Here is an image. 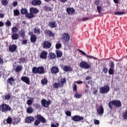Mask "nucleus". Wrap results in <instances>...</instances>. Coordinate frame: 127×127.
Returning <instances> with one entry per match:
<instances>
[{"label": "nucleus", "mask_w": 127, "mask_h": 127, "mask_svg": "<svg viewBox=\"0 0 127 127\" xmlns=\"http://www.w3.org/2000/svg\"><path fill=\"white\" fill-rule=\"evenodd\" d=\"M36 119L35 121L34 124L37 127L40 124V123L42 124H45L46 123V119L43 116H41L40 114L37 115Z\"/></svg>", "instance_id": "f257e3e1"}, {"label": "nucleus", "mask_w": 127, "mask_h": 127, "mask_svg": "<svg viewBox=\"0 0 127 127\" xmlns=\"http://www.w3.org/2000/svg\"><path fill=\"white\" fill-rule=\"evenodd\" d=\"M32 72L34 74H44L45 70L43 66H34L32 68Z\"/></svg>", "instance_id": "f03ea898"}, {"label": "nucleus", "mask_w": 127, "mask_h": 127, "mask_svg": "<svg viewBox=\"0 0 127 127\" xmlns=\"http://www.w3.org/2000/svg\"><path fill=\"white\" fill-rule=\"evenodd\" d=\"M113 105L117 107V108H120V107H122V102L121 101L117 100L110 101L108 103V107L111 110L113 109Z\"/></svg>", "instance_id": "7ed1b4c3"}, {"label": "nucleus", "mask_w": 127, "mask_h": 127, "mask_svg": "<svg viewBox=\"0 0 127 127\" xmlns=\"http://www.w3.org/2000/svg\"><path fill=\"white\" fill-rule=\"evenodd\" d=\"M0 111H1V113L10 112V111H11V108L9 105L3 103L0 105Z\"/></svg>", "instance_id": "20e7f679"}, {"label": "nucleus", "mask_w": 127, "mask_h": 127, "mask_svg": "<svg viewBox=\"0 0 127 127\" xmlns=\"http://www.w3.org/2000/svg\"><path fill=\"white\" fill-rule=\"evenodd\" d=\"M38 12H39V10L37 9L36 8H30V13H28L29 19H31V18L35 17V15H34V14H36V13H38Z\"/></svg>", "instance_id": "39448f33"}, {"label": "nucleus", "mask_w": 127, "mask_h": 127, "mask_svg": "<svg viewBox=\"0 0 127 127\" xmlns=\"http://www.w3.org/2000/svg\"><path fill=\"white\" fill-rule=\"evenodd\" d=\"M62 40L64 44H68L69 40H70V35L67 33H64L62 34Z\"/></svg>", "instance_id": "423d86ee"}, {"label": "nucleus", "mask_w": 127, "mask_h": 127, "mask_svg": "<svg viewBox=\"0 0 127 127\" xmlns=\"http://www.w3.org/2000/svg\"><path fill=\"white\" fill-rule=\"evenodd\" d=\"M99 90L101 94H108L110 92V86L109 85H105L100 87Z\"/></svg>", "instance_id": "0eeeda50"}, {"label": "nucleus", "mask_w": 127, "mask_h": 127, "mask_svg": "<svg viewBox=\"0 0 127 127\" xmlns=\"http://www.w3.org/2000/svg\"><path fill=\"white\" fill-rule=\"evenodd\" d=\"M109 69L108 70V73L110 75H114L115 73V64L114 62L111 61L109 63Z\"/></svg>", "instance_id": "6e6552de"}, {"label": "nucleus", "mask_w": 127, "mask_h": 127, "mask_svg": "<svg viewBox=\"0 0 127 127\" xmlns=\"http://www.w3.org/2000/svg\"><path fill=\"white\" fill-rule=\"evenodd\" d=\"M79 66L82 69H89L91 68V65L87 63V62L82 61L79 64Z\"/></svg>", "instance_id": "1a4fd4ad"}, {"label": "nucleus", "mask_w": 127, "mask_h": 127, "mask_svg": "<svg viewBox=\"0 0 127 127\" xmlns=\"http://www.w3.org/2000/svg\"><path fill=\"white\" fill-rule=\"evenodd\" d=\"M51 46H52V44H51V43L47 41L43 42L42 47L44 49H49V48H51Z\"/></svg>", "instance_id": "9d476101"}, {"label": "nucleus", "mask_w": 127, "mask_h": 127, "mask_svg": "<svg viewBox=\"0 0 127 127\" xmlns=\"http://www.w3.org/2000/svg\"><path fill=\"white\" fill-rule=\"evenodd\" d=\"M41 102L42 106H43V107H44L45 108H48V107H49V105L51 104V101L49 100L48 101L45 99H42Z\"/></svg>", "instance_id": "9b49d317"}, {"label": "nucleus", "mask_w": 127, "mask_h": 127, "mask_svg": "<svg viewBox=\"0 0 127 127\" xmlns=\"http://www.w3.org/2000/svg\"><path fill=\"white\" fill-rule=\"evenodd\" d=\"M71 120L73 121V122H80L84 120V117H83L82 116L75 115L71 118Z\"/></svg>", "instance_id": "f8f14e48"}, {"label": "nucleus", "mask_w": 127, "mask_h": 127, "mask_svg": "<svg viewBox=\"0 0 127 127\" xmlns=\"http://www.w3.org/2000/svg\"><path fill=\"white\" fill-rule=\"evenodd\" d=\"M44 33L46 35H48L50 37H54L55 35L54 33L52 32V31L49 30L48 29H46L44 31Z\"/></svg>", "instance_id": "ddd939ff"}, {"label": "nucleus", "mask_w": 127, "mask_h": 127, "mask_svg": "<svg viewBox=\"0 0 127 127\" xmlns=\"http://www.w3.org/2000/svg\"><path fill=\"white\" fill-rule=\"evenodd\" d=\"M33 122H34V117L32 116H29L25 119V123L27 124H31Z\"/></svg>", "instance_id": "4468645a"}, {"label": "nucleus", "mask_w": 127, "mask_h": 127, "mask_svg": "<svg viewBox=\"0 0 127 127\" xmlns=\"http://www.w3.org/2000/svg\"><path fill=\"white\" fill-rule=\"evenodd\" d=\"M21 80L28 85H29V84H30V79L27 76H22L21 77Z\"/></svg>", "instance_id": "2eb2a0df"}, {"label": "nucleus", "mask_w": 127, "mask_h": 127, "mask_svg": "<svg viewBox=\"0 0 127 127\" xmlns=\"http://www.w3.org/2000/svg\"><path fill=\"white\" fill-rule=\"evenodd\" d=\"M47 55H48V53L45 51H43L40 54V58L41 59H47Z\"/></svg>", "instance_id": "dca6fc26"}, {"label": "nucleus", "mask_w": 127, "mask_h": 127, "mask_svg": "<svg viewBox=\"0 0 127 127\" xmlns=\"http://www.w3.org/2000/svg\"><path fill=\"white\" fill-rule=\"evenodd\" d=\"M16 49H17V46L15 44L12 45L9 47V51L10 52H15Z\"/></svg>", "instance_id": "f3484780"}, {"label": "nucleus", "mask_w": 127, "mask_h": 127, "mask_svg": "<svg viewBox=\"0 0 127 127\" xmlns=\"http://www.w3.org/2000/svg\"><path fill=\"white\" fill-rule=\"evenodd\" d=\"M28 11L27 9L25 8H22L20 10L21 14H25V17L29 19V17H28V14L29 12H28Z\"/></svg>", "instance_id": "a211bd4d"}, {"label": "nucleus", "mask_w": 127, "mask_h": 127, "mask_svg": "<svg viewBox=\"0 0 127 127\" xmlns=\"http://www.w3.org/2000/svg\"><path fill=\"white\" fill-rule=\"evenodd\" d=\"M49 26L51 28L57 27V23L55 21H52L49 22Z\"/></svg>", "instance_id": "6ab92c4d"}, {"label": "nucleus", "mask_w": 127, "mask_h": 127, "mask_svg": "<svg viewBox=\"0 0 127 127\" xmlns=\"http://www.w3.org/2000/svg\"><path fill=\"white\" fill-rule=\"evenodd\" d=\"M15 81V80L14 79V78H13V77H10V78H8L6 83L7 84H9L10 86H12Z\"/></svg>", "instance_id": "aec40b11"}, {"label": "nucleus", "mask_w": 127, "mask_h": 127, "mask_svg": "<svg viewBox=\"0 0 127 127\" xmlns=\"http://www.w3.org/2000/svg\"><path fill=\"white\" fill-rule=\"evenodd\" d=\"M66 12H67L68 14H74L75 13V9L72 7L66 8Z\"/></svg>", "instance_id": "412c9836"}, {"label": "nucleus", "mask_w": 127, "mask_h": 127, "mask_svg": "<svg viewBox=\"0 0 127 127\" xmlns=\"http://www.w3.org/2000/svg\"><path fill=\"white\" fill-rule=\"evenodd\" d=\"M97 112L98 115H103L104 114V107L103 106H100L97 109Z\"/></svg>", "instance_id": "4be33fe9"}, {"label": "nucleus", "mask_w": 127, "mask_h": 127, "mask_svg": "<svg viewBox=\"0 0 127 127\" xmlns=\"http://www.w3.org/2000/svg\"><path fill=\"white\" fill-rule=\"evenodd\" d=\"M52 74H57L59 72V68L56 66H53L51 69Z\"/></svg>", "instance_id": "5701e85b"}, {"label": "nucleus", "mask_w": 127, "mask_h": 127, "mask_svg": "<svg viewBox=\"0 0 127 127\" xmlns=\"http://www.w3.org/2000/svg\"><path fill=\"white\" fill-rule=\"evenodd\" d=\"M48 58H49L50 60H53L56 58V55L54 53H49L48 56Z\"/></svg>", "instance_id": "b1692460"}, {"label": "nucleus", "mask_w": 127, "mask_h": 127, "mask_svg": "<svg viewBox=\"0 0 127 127\" xmlns=\"http://www.w3.org/2000/svg\"><path fill=\"white\" fill-rule=\"evenodd\" d=\"M31 4H32V5H34V6L40 5V4H41V0H34L32 1Z\"/></svg>", "instance_id": "393cba45"}, {"label": "nucleus", "mask_w": 127, "mask_h": 127, "mask_svg": "<svg viewBox=\"0 0 127 127\" xmlns=\"http://www.w3.org/2000/svg\"><path fill=\"white\" fill-rule=\"evenodd\" d=\"M63 69L64 72H69V71L71 72L72 71V67L68 65H64Z\"/></svg>", "instance_id": "a878e982"}, {"label": "nucleus", "mask_w": 127, "mask_h": 127, "mask_svg": "<svg viewBox=\"0 0 127 127\" xmlns=\"http://www.w3.org/2000/svg\"><path fill=\"white\" fill-rule=\"evenodd\" d=\"M30 40L32 43H35V42H36V40H37V37H36V36H35V35L31 34Z\"/></svg>", "instance_id": "bb28decb"}, {"label": "nucleus", "mask_w": 127, "mask_h": 127, "mask_svg": "<svg viewBox=\"0 0 127 127\" xmlns=\"http://www.w3.org/2000/svg\"><path fill=\"white\" fill-rule=\"evenodd\" d=\"M43 9L45 11H47V12H48V11H52V7H51V6H48L47 5H45L43 7Z\"/></svg>", "instance_id": "cd10ccee"}, {"label": "nucleus", "mask_w": 127, "mask_h": 127, "mask_svg": "<svg viewBox=\"0 0 127 127\" xmlns=\"http://www.w3.org/2000/svg\"><path fill=\"white\" fill-rule=\"evenodd\" d=\"M19 34L23 39L25 38V31H24V30L19 31Z\"/></svg>", "instance_id": "c85d7f7f"}, {"label": "nucleus", "mask_w": 127, "mask_h": 127, "mask_svg": "<svg viewBox=\"0 0 127 127\" xmlns=\"http://www.w3.org/2000/svg\"><path fill=\"white\" fill-rule=\"evenodd\" d=\"M61 84H60V86L61 88H63V87L64 86V84H66V82L67 80H66V78H64L61 79Z\"/></svg>", "instance_id": "c756f323"}, {"label": "nucleus", "mask_w": 127, "mask_h": 127, "mask_svg": "<svg viewBox=\"0 0 127 127\" xmlns=\"http://www.w3.org/2000/svg\"><path fill=\"white\" fill-rule=\"evenodd\" d=\"M11 38L13 40H17L19 38V35L17 33H13L11 36Z\"/></svg>", "instance_id": "7c9ffc66"}, {"label": "nucleus", "mask_w": 127, "mask_h": 127, "mask_svg": "<svg viewBox=\"0 0 127 127\" xmlns=\"http://www.w3.org/2000/svg\"><path fill=\"white\" fill-rule=\"evenodd\" d=\"M20 71H22V65H18L15 68V71L17 73L18 72H20Z\"/></svg>", "instance_id": "2f4dec72"}, {"label": "nucleus", "mask_w": 127, "mask_h": 127, "mask_svg": "<svg viewBox=\"0 0 127 127\" xmlns=\"http://www.w3.org/2000/svg\"><path fill=\"white\" fill-rule=\"evenodd\" d=\"M56 54L57 55V58H61V57H62V55H63L62 51L59 50H57Z\"/></svg>", "instance_id": "473e14b6"}, {"label": "nucleus", "mask_w": 127, "mask_h": 127, "mask_svg": "<svg viewBox=\"0 0 127 127\" xmlns=\"http://www.w3.org/2000/svg\"><path fill=\"white\" fill-rule=\"evenodd\" d=\"M19 60V64H21V63H25V62H26V58L24 57L20 58Z\"/></svg>", "instance_id": "72a5a7b5"}, {"label": "nucleus", "mask_w": 127, "mask_h": 127, "mask_svg": "<svg viewBox=\"0 0 127 127\" xmlns=\"http://www.w3.org/2000/svg\"><path fill=\"white\" fill-rule=\"evenodd\" d=\"M48 83V80L46 78L43 79L41 81V83L42 85H47Z\"/></svg>", "instance_id": "f704fd0d"}, {"label": "nucleus", "mask_w": 127, "mask_h": 127, "mask_svg": "<svg viewBox=\"0 0 127 127\" xmlns=\"http://www.w3.org/2000/svg\"><path fill=\"white\" fill-rule=\"evenodd\" d=\"M13 13L14 16H18L20 13V12H19L18 9H16L13 10Z\"/></svg>", "instance_id": "c9c22d12"}, {"label": "nucleus", "mask_w": 127, "mask_h": 127, "mask_svg": "<svg viewBox=\"0 0 127 127\" xmlns=\"http://www.w3.org/2000/svg\"><path fill=\"white\" fill-rule=\"evenodd\" d=\"M123 118L124 120H127V109L123 113Z\"/></svg>", "instance_id": "e433bc0d"}, {"label": "nucleus", "mask_w": 127, "mask_h": 127, "mask_svg": "<svg viewBox=\"0 0 127 127\" xmlns=\"http://www.w3.org/2000/svg\"><path fill=\"white\" fill-rule=\"evenodd\" d=\"M75 98H76V99H80V98H82V94L80 93H78L77 91L75 92V94L74 95Z\"/></svg>", "instance_id": "4c0bfd02"}, {"label": "nucleus", "mask_w": 127, "mask_h": 127, "mask_svg": "<svg viewBox=\"0 0 127 127\" xmlns=\"http://www.w3.org/2000/svg\"><path fill=\"white\" fill-rule=\"evenodd\" d=\"M33 108H32V107H28L27 109V113L28 114H32V113H33Z\"/></svg>", "instance_id": "58836bf2"}, {"label": "nucleus", "mask_w": 127, "mask_h": 127, "mask_svg": "<svg viewBox=\"0 0 127 127\" xmlns=\"http://www.w3.org/2000/svg\"><path fill=\"white\" fill-rule=\"evenodd\" d=\"M6 123L9 125H11V123H12V118L8 117L6 119Z\"/></svg>", "instance_id": "ea45409f"}, {"label": "nucleus", "mask_w": 127, "mask_h": 127, "mask_svg": "<svg viewBox=\"0 0 127 127\" xmlns=\"http://www.w3.org/2000/svg\"><path fill=\"white\" fill-rule=\"evenodd\" d=\"M125 13L126 12H125L117 11L114 13V14L115 15H124Z\"/></svg>", "instance_id": "a19ab883"}, {"label": "nucleus", "mask_w": 127, "mask_h": 127, "mask_svg": "<svg viewBox=\"0 0 127 127\" xmlns=\"http://www.w3.org/2000/svg\"><path fill=\"white\" fill-rule=\"evenodd\" d=\"M1 3L2 5H7V4H8V1L7 0H2L1 1Z\"/></svg>", "instance_id": "79ce46f5"}, {"label": "nucleus", "mask_w": 127, "mask_h": 127, "mask_svg": "<svg viewBox=\"0 0 127 127\" xmlns=\"http://www.w3.org/2000/svg\"><path fill=\"white\" fill-rule=\"evenodd\" d=\"M12 33H16L18 31V29L16 27H13L11 29Z\"/></svg>", "instance_id": "37998d69"}, {"label": "nucleus", "mask_w": 127, "mask_h": 127, "mask_svg": "<svg viewBox=\"0 0 127 127\" xmlns=\"http://www.w3.org/2000/svg\"><path fill=\"white\" fill-rule=\"evenodd\" d=\"M4 98L5 99V100L9 101V100H10V94H6L4 96Z\"/></svg>", "instance_id": "c03bdc74"}, {"label": "nucleus", "mask_w": 127, "mask_h": 127, "mask_svg": "<svg viewBox=\"0 0 127 127\" xmlns=\"http://www.w3.org/2000/svg\"><path fill=\"white\" fill-rule=\"evenodd\" d=\"M40 31H41L40 29H38V28H35L34 30V32L35 33H36V34H40Z\"/></svg>", "instance_id": "a18cd8bd"}, {"label": "nucleus", "mask_w": 127, "mask_h": 127, "mask_svg": "<svg viewBox=\"0 0 127 127\" xmlns=\"http://www.w3.org/2000/svg\"><path fill=\"white\" fill-rule=\"evenodd\" d=\"M60 86V84L59 83H57V82H55L53 84V87L55 89H57V88H59Z\"/></svg>", "instance_id": "49530a36"}, {"label": "nucleus", "mask_w": 127, "mask_h": 127, "mask_svg": "<svg viewBox=\"0 0 127 127\" xmlns=\"http://www.w3.org/2000/svg\"><path fill=\"white\" fill-rule=\"evenodd\" d=\"M73 88V91L74 92H77V85L76 84H74L73 85H72Z\"/></svg>", "instance_id": "de8ad7c7"}, {"label": "nucleus", "mask_w": 127, "mask_h": 127, "mask_svg": "<svg viewBox=\"0 0 127 127\" xmlns=\"http://www.w3.org/2000/svg\"><path fill=\"white\" fill-rule=\"evenodd\" d=\"M103 71L105 74H107L108 73V68L106 66H104Z\"/></svg>", "instance_id": "09e8293b"}, {"label": "nucleus", "mask_w": 127, "mask_h": 127, "mask_svg": "<svg viewBox=\"0 0 127 127\" xmlns=\"http://www.w3.org/2000/svg\"><path fill=\"white\" fill-rule=\"evenodd\" d=\"M5 25L7 26H11V22L10 21L7 20L5 22Z\"/></svg>", "instance_id": "8fccbe9b"}, {"label": "nucleus", "mask_w": 127, "mask_h": 127, "mask_svg": "<svg viewBox=\"0 0 127 127\" xmlns=\"http://www.w3.org/2000/svg\"><path fill=\"white\" fill-rule=\"evenodd\" d=\"M100 2L101 1L100 0H95L94 1V4L95 5H97L98 6V5L100 4Z\"/></svg>", "instance_id": "3c124183"}, {"label": "nucleus", "mask_w": 127, "mask_h": 127, "mask_svg": "<svg viewBox=\"0 0 127 127\" xmlns=\"http://www.w3.org/2000/svg\"><path fill=\"white\" fill-rule=\"evenodd\" d=\"M101 9H102V6H101L100 5H98L97 6V10H98V12H99V13H101Z\"/></svg>", "instance_id": "603ef678"}, {"label": "nucleus", "mask_w": 127, "mask_h": 127, "mask_svg": "<svg viewBox=\"0 0 127 127\" xmlns=\"http://www.w3.org/2000/svg\"><path fill=\"white\" fill-rule=\"evenodd\" d=\"M62 45H61V44L59 43V44H57L56 45V48L57 49H60V48L62 47Z\"/></svg>", "instance_id": "864d4df0"}, {"label": "nucleus", "mask_w": 127, "mask_h": 127, "mask_svg": "<svg viewBox=\"0 0 127 127\" xmlns=\"http://www.w3.org/2000/svg\"><path fill=\"white\" fill-rule=\"evenodd\" d=\"M35 108L36 109H41V105L38 103H37L35 105Z\"/></svg>", "instance_id": "5fc2aeb1"}, {"label": "nucleus", "mask_w": 127, "mask_h": 127, "mask_svg": "<svg viewBox=\"0 0 127 127\" xmlns=\"http://www.w3.org/2000/svg\"><path fill=\"white\" fill-rule=\"evenodd\" d=\"M27 104L28 106H31L32 105V100L29 99L27 101Z\"/></svg>", "instance_id": "6e6d98bb"}, {"label": "nucleus", "mask_w": 127, "mask_h": 127, "mask_svg": "<svg viewBox=\"0 0 127 127\" xmlns=\"http://www.w3.org/2000/svg\"><path fill=\"white\" fill-rule=\"evenodd\" d=\"M94 122L95 125H100V121L97 119H95Z\"/></svg>", "instance_id": "4d7b16f0"}, {"label": "nucleus", "mask_w": 127, "mask_h": 127, "mask_svg": "<svg viewBox=\"0 0 127 127\" xmlns=\"http://www.w3.org/2000/svg\"><path fill=\"white\" fill-rule=\"evenodd\" d=\"M66 116H67V117H71V112L68 111L65 112Z\"/></svg>", "instance_id": "13d9d810"}, {"label": "nucleus", "mask_w": 127, "mask_h": 127, "mask_svg": "<svg viewBox=\"0 0 127 127\" xmlns=\"http://www.w3.org/2000/svg\"><path fill=\"white\" fill-rule=\"evenodd\" d=\"M78 51L79 52H80V53H82V55H84V56H86V57H87V54L85 52H84L83 51L81 50H78Z\"/></svg>", "instance_id": "bf43d9fd"}, {"label": "nucleus", "mask_w": 127, "mask_h": 127, "mask_svg": "<svg viewBox=\"0 0 127 127\" xmlns=\"http://www.w3.org/2000/svg\"><path fill=\"white\" fill-rule=\"evenodd\" d=\"M18 4V3H17V1H15L12 2V5L14 7H15V6H17Z\"/></svg>", "instance_id": "052dcab7"}, {"label": "nucleus", "mask_w": 127, "mask_h": 127, "mask_svg": "<svg viewBox=\"0 0 127 127\" xmlns=\"http://www.w3.org/2000/svg\"><path fill=\"white\" fill-rule=\"evenodd\" d=\"M28 41V40H23L22 43V44H24V45L27 44Z\"/></svg>", "instance_id": "680f3d73"}, {"label": "nucleus", "mask_w": 127, "mask_h": 127, "mask_svg": "<svg viewBox=\"0 0 127 127\" xmlns=\"http://www.w3.org/2000/svg\"><path fill=\"white\" fill-rule=\"evenodd\" d=\"M3 59H2V58H0V64H1V65H3Z\"/></svg>", "instance_id": "e2e57ef3"}, {"label": "nucleus", "mask_w": 127, "mask_h": 127, "mask_svg": "<svg viewBox=\"0 0 127 127\" xmlns=\"http://www.w3.org/2000/svg\"><path fill=\"white\" fill-rule=\"evenodd\" d=\"M91 18L89 17H86V18H82L83 21H87V20H89V19H90Z\"/></svg>", "instance_id": "0e129e2a"}, {"label": "nucleus", "mask_w": 127, "mask_h": 127, "mask_svg": "<svg viewBox=\"0 0 127 127\" xmlns=\"http://www.w3.org/2000/svg\"><path fill=\"white\" fill-rule=\"evenodd\" d=\"M86 57H87V58H94V59H95V60H97V58H94V57H93L92 56H88L87 55Z\"/></svg>", "instance_id": "69168bd1"}, {"label": "nucleus", "mask_w": 127, "mask_h": 127, "mask_svg": "<svg viewBox=\"0 0 127 127\" xmlns=\"http://www.w3.org/2000/svg\"><path fill=\"white\" fill-rule=\"evenodd\" d=\"M92 78V77L90 76H87L85 77V80L86 81H88V80H90V79Z\"/></svg>", "instance_id": "338daca9"}, {"label": "nucleus", "mask_w": 127, "mask_h": 127, "mask_svg": "<svg viewBox=\"0 0 127 127\" xmlns=\"http://www.w3.org/2000/svg\"><path fill=\"white\" fill-rule=\"evenodd\" d=\"M76 84H83V81H77L75 82Z\"/></svg>", "instance_id": "774afa93"}]
</instances>
